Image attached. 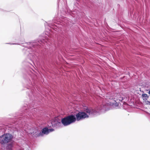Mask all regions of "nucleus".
<instances>
[{"label":"nucleus","mask_w":150,"mask_h":150,"mask_svg":"<svg viewBox=\"0 0 150 150\" xmlns=\"http://www.w3.org/2000/svg\"><path fill=\"white\" fill-rule=\"evenodd\" d=\"M76 120L75 117L73 115H69L62 118L61 122L64 126H67L75 122Z\"/></svg>","instance_id":"obj_1"},{"label":"nucleus","mask_w":150,"mask_h":150,"mask_svg":"<svg viewBox=\"0 0 150 150\" xmlns=\"http://www.w3.org/2000/svg\"><path fill=\"white\" fill-rule=\"evenodd\" d=\"M12 136L10 134H4L0 137V143L4 144L10 142L12 139Z\"/></svg>","instance_id":"obj_2"},{"label":"nucleus","mask_w":150,"mask_h":150,"mask_svg":"<svg viewBox=\"0 0 150 150\" xmlns=\"http://www.w3.org/2000/svg\"><path fill=\"white\" fill-rule=\"evenodd\" d=\"M54 130L53 128L48 129L47 127L43 128L42 130V132H40L39 133L36 134L35 135L36 137L40 136H42L44 134H48L50 132L54 131Z\"/></svg>","instance_id":"obj_3"},{"label":"nucleus","mask_w":150,"mask_h":150,"mask_svg":"<svg viewBox=\"0 0 150 150\" xmlns=\"http://www.w3.org/2000/svg\"><path fill=\"white\" fill-rule=\"evenodd\" d=\"M76 119L77 121L88 118L89 117L88 115L83 111L79 112L76 115Z\"/></svg>","instance_id":"obj_4"},{"label":"nucleus","mask_w":150,"mask_h":150,"mask_svg":"<svg viewBox=\"0 0 150 150\" xmlns=\"http://www.w3.org/2000/svg\"><path fill=\"white\" fill-rule=\"evenodd\" d=\"M88 115L90 114H93L96 112V111L91 108H84V111Z\"/></svg>","instance_id":"obj_5"},{"label":"nucleus","mask_w":150,"mask_h":150,"mask_svg":"<svg viewBox=\"0 0 150 150\" xmlns=\"http://www.w3.org/2000/svg\"><path fill=\"white\" fill-rule=\"evenodd\" d=\"M142 96L143 99L145 100H147L149 98V96H148L145 93L143 94L142 95Z\"/></svg>","instance_id":"obj_6"},{"label":"nucleus","mask_w":150,"mask_h":150,"mask_svg":"<svg viewBox=\"0 0 150 150\" xmlns=\"http://www.w3.org/2000/svg\"><path fill=\"white\" fill-rule=\"evenodd\" d=\"M12 144H8L6 146V149L8 150H12Z\"/></svg>","instance_id":"obj_7"},{"label":"nucleus","mask_w":150,"mask_h":150,"mask_svg":"<svg viewBox=\"0 0 150 150\" xmlns=\"http://www.w3.org/2000/svg\"><path fill=\"white\" fill-rule=\"evenodd\" d=\"M58 125H59V124H61V122H58V121H57V123Z\"/></svg>","instance_id":"obj_8"},{"label":"nucleus","mask_w":150,"mask_h":150,"mask_svg":"<svg viewBox=\"0 0 150 150\" xmlns=\"http://www.w3.org/2000/svg\"><path fill=\"white\" fill-rule=\"evenodd\" d=\"M113 103H110V104H112Z\"/></svg>","instance_id":"obj_9"}]
</instances>
